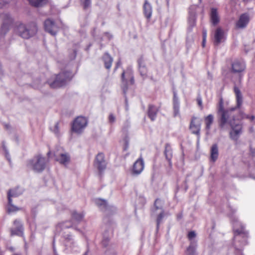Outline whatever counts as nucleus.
Here are the masks:
<instances>
[{
  "label": "nucleus",
  "mask_w": 255,
  "mask_h": 255,
  "mask_svg": "<svg viewBox=\"0 0 255 255\" xmlns=\"http://www.w3.org/2000/svg\"><path fill=\"white\" fill-rule=\"evenodd\" d=\"M94 165L98 170L100 174H102L106 169L107 163L105 160L104 154L103 153L100 152L97 155L94 161Z\"/></svg>",
  "instance_id": "1a4fd4ad"
},
{
  "label": "nucleus",
  "mask_w": 255,
  "mask_h": 255,
  "mask_svg": "<svg viewBox=\"0 0 255 255\" xmlns=\"http://www.w3.org/2000/svg\"><path fill=\"white\" fill-rule=\"evenodd\" d=\"M121 62L120 59H119L118 60V61H117V63H116V67L114 68V71H116L117 70V69L121 65Z\"/></svg>",
  "instance_id": "3c124183"
},
{
  "label": "nucleus",
  "mask_w": 255,
  "mask_h": 255,
  "mask_svg": "<svg viewBox=\"0 0 255 255\" xmlns=\"http://www.w3.org/2000/svg\"><path fill=\"white\" fill-rule=\"evenodd\" d=\"M14 30L18 36L23 39H28L36 35L38 27L34 21H30L27 24L19 22L16 24Z\"/></svg>",
  "instance_id": "7ed1b4c3"
},
{
  "label": "nucleus",
  "mask_w": 255,
  "mask_h": 255,
  "mask_svg": "<svg viewBox=\"0 0 255 255\" xmlns=\"http://www.w3.org/2000/svg\"><path fill=\"white\" fill-rule=\"evenodd\" d=\"M196 247L197 242L195 241H191L190 246L187 249V255H197L196 253Z\"/></svg>",
  "instance_id": "c756f323"
},
{
  "label": "nucleus",
  "mask_w": 255,
  "mask_h": 255,
  "mask_svg": "<svg viewBox=\"0 0 255 255\" xmlns=\"http://www.w3.org/2000/svg\"><path fill=\"white\" fill-rule=\"evenodd\" d=\"M2 147L4 152L8 151V149L5 145V143L4 141H2Z\"/></svg>",
  "instance_id": "603ef678"
},
{
  "label": "nucleus",
  "mask_w": 255,
  "mask_h": 255,
  "mask_svg": "<svg viewBox=\"0 0 255 255\" xmlns=\"http://www.w3.org/2000/svg\"><path fill=\"white\" fill-rule=\"evenodd\" d=\"M126 109L127 111L128 110V105H126Z\"/></svg>",
  "instance_id": "338daca9"
},
{
  "label": "nucleus",
  "mask_w": 255,
  "mask_h": 255,
  "mask_svg": "<svg viewBox=\"0 0 255 255\" xmlns=\"http://www.w3.org/2000/svg\"><path fill=\"white\" fill-rule=\"evenodd\" d=\"M9 196H10L9 195ZM7 199L8 205L9 206L7 209L8 212H16L20 210V208H18L17 207H16V206L12 204V199H10V197H8V198H7Z\"/></svg>",
  "instance_id": "e433bc0d"
},
{
  "label": "nucleus",
  "mask_w": 255,
  "mask_h": 255,
  "mask_svg": "<svg viewBox=\"0 0 255 255\" xmlns=\"http://www.w3.org/2000/svg\"><path fill=\"white\" fill-rule=\"evenodd\" d=\"M47 160L41 154L34 156L26 161L28 168L36 173H41L46 168Z\"/></svg>",
  "instance_id": "20e7f679"
},
{
  "label": "nucleus",
  "mask_w": 255,
  "mask_h": 255,
  "mask_svg": "<svg viewBox=\"0 0 255 255\" xmlns=\"http://www.w3.org/2000/svg\"><path fill=\"white\" fill-rule=\"evenodd\" d=\"M210 21L212 24L215 26L220 22V17L218 13L217 9L216 8H212L210 13Z\"/></svg>",
  "instance_id": "4be33fe9"
},
{
  "label": "nucleus",
  "mask_w": 255,
  "mask_h": 255,
  "mask_svg": "<svg viewBox=\"0 0 255 255\" xmlns=\"http://www.w3.org/2000/svg\"><path fill=\"white\" fill-rule=\"evenodd\" d=\"M242 133V130H232L230 132V138L235 141H237Z\"/></svg>",
  "instance_id": "c9c22d12"
},
{
  "label": "nucleus",
  "mask_w": 255,
  "mask_h": 255,
  "mask_svg": "<svg viewBox=\"0 0 255 255\" xmlns=\"http://www.w3.org/2000/svg\"><path fill=\"white\" fill-rule=\"evenodd\" d=\"M53 250L55 255H58L57 252L56 251L55 246V240L53 239Z\"/></svg>",
  "instance_id": "5fc2aeb1"
},
{
  "label": "nucleus",
  "mask_w": 255,
  "mask_h": 255,
  "mask_svg": "<svg viewBox=\"0 0 255 255\" xmlns=\"http://www.w3.org/2000/svg\"><path fill=\"white\" fill-rule=\"evenodd\" d=\"M80 1L83 5L84 10L91 6V0H80Z\"/></svg>",
  "instance_id": "ea45409f"
},
{
  "label": "nucleus",
  "mask_w": 255,
  "mask_h": 255,
  "mask_svg": "<svg viewBox=\"0 0 255 255\" xmlns=\"http://www.w3.org/2000/svg\"><path fill=\"white\" fill-rule=\"evenodd\" d=\"M24 190L23 188L17 186L14 188L9 189L7 192V198H8L9 195L10 198L12 197H17L19 196L22 195Z\"/></svg>",
  "instance_id": "412c9836"
},
{
  "label": "nucleus",
  "mask_w": 255,
  "mask_h": 255,
  "mask_svg": "<svg viewBox=\"0 0 255 255\" xmlns=\"http://www.w3.org/2000/svg\"><path fill=\"white\" fill-rule=\"evenodd\" d=\"M54 132L56 134L58 135L59 133V126H58V123H57L54 126Z\"/></svg>",
  "instance_id": "a18cd8bd"
},
{
  "label": "nucleus",
  "mask_w": 255,
  "mask_h": 255,
  "mask_svg": "<svg viewBox=\"0 0 255 255\" xmlns=\"http://www.w3.org/2000/svg\"><path fill=\"white\" fill-rule=\"evenodd\" d=\"M108 219L107 218H105L104 220L105 222H106L107 220H108Z\"/></svg>",
  "instance_id": "774afa93"
},
{
  "label": "nucleus",
  "mask_w": 255,
  "mask_h": 255,
  "mask_svg": "<svg viewBox=\"0 0 255 255\" xmlns=\"http://www.w3.org/2000/svg\"><path fill=\"white\" fill-rule=\"evenodd\" d=\"M125 71H124L122 74V84L121 87L124 96L127 95V93L128 90V79L125 78Z\"/></svg>",
  "instance_id": "473e14b6"
},
{
  "label": "nucleus",
  "mask_w": 255,
  "mask_h": 255,
  "mask_svg": "<svg viewBox=\"0 0 255 255\" xmlns=\"http://www.w3.org/2000/svg\"><path fill=\"white\" fill-rule=\"evenodd\" d=\"M219 149L217 143L213 144L210 150V159L212 162H215L218 158Z\"/></svg>",
  "instance_id": "a878e982"
},
{
  "label": "nucleus",
  "mask_w": 255,
  "mask_h": 255,
  "mask_svg": "<svg viewBox=\"0 0 255 255\" xmlns=\"http://www.w3.org/2000/svg\"><path fill=\"white\" fill-rule=\"evenodd\" d=\"M102 59L104 63L105 67L107 69L110 70L113 61V58L108 52H106L103 55Z\"/></svg>",
  "instance_id": "cd10ccee"
},
{
  "label": "nucleus",
  "mask_w": 255,
  "mask_h": 255,
  "mask_svg": "<svg viewBox=\"0 0 255 255\" xmlns=\"http://www.w3.org/2000/svg\"><path fill=\"white\" fill-rule=\"evenodd\" d=\"M3 22L0 29L1 35H4L9 30L10 27L13 22V19L9 13H4L2 15Z\"/></svg>",
  "instance_id": "9d476101"
},
{
  "label": "nucleus",
  "mask_w": 255,
  "mask_h": 255,
  "mask_svg": "<svg viewBox=\"0 0 255 255\" xmlns=\"http://www.w3.org/2000/svg\"><path fill=\"white\" fill-rule=\"evenodd\" d=\"M4 153H5V156L6 158L9 162H11L10 156L8 152V150L4 152Z\"/></svg>",
  "instance_id": "09e8293b"
},
{
  "label": "nucleus",
  "mask_w": 255,
  "mask_h": 255,
  "mask_svg": "<svg viewBox=\"0 0 255 255\" xmlns=\"http://www.w3.org/2000/svg\"><path fill=\"white\" fill-rule=\"evenodd\" d=\"M207 35V33L206 29H203V31H202L203 39H206Z\"/></svg>",
  "instance_id": "8fccbe9b"
},
{
  "label": "nucleus",
  "mask_w": 255,
  "mask_h": 255,
  "mask_svg": "<svg viewBox=\"0 0 255 255\" xmlns=\"http://www.w3.org/2000/svg\"><path fill=\"white\" fill-rule=\"evenodd\" d=\"M73 57L71 58V59L73 60V59H75L76 57V55H77V53H76V51L75 50H74L73 51Z\"/></svg>",
  "instance_id": "052dcab7"
},
{
  "label": "nucleus",
  "mask_w": 255,
  "mask_h": 255,
  "mask_svg": "<svg viewBox=\"0 0 255 255\" xmlns=\"http://www.w3.org/2000/svg\"><path fill=\"white\" fill-rule=\"evenodd\" d=\"M196 23V13L195 10L190 9L188 19V32H191L193 28L195 26Z\"/></svg>",
  "instance_id": "f3484780"
},
{
  "label": "nucleus",
  "mask_w": 255,
  "mask_h": 255,
  "mask_svg": "<svg viewBox=\"0 0 255 255\" xmlns=\"http://www.w3.org/2000/svg\"><path fill=\"white\" fill-rule=\"evenodd\" d=\"M116 121V118L113 114H110L109 116V122L110 124L114 123Z\"/></svg>",
  "instance_id": "c03bdc74"
},
{
  "label": "nucleus",
  "mask_w": 255,
  "mask_h": 255,
  "mask_svg": "<svg viewBox=\"0 0 255 255\" xmlns=\"http://www.w3.org/2000/svg\"><path fill=\"white\" fill-rule=\"evenodd\" d=\"M125 98V104H126V105H128V98H127V95H126V96H124Z\"/></svg>",
  "instance_id": "e2e57ef3"
},
{
  "label": "nucleus",
  "mask_w": 255,
  "mask_h": 255,
  "mask_svg": "<svg viewBox=\"0 0 255 255\" xmlns=\"http://www.w3.org/2000/svg\"><path fill=\"white\" fill-rule=\"evenodd\" d=\"M105 255H117V253L114 249H108L105 253Z\"/></svg>",
  "instance_id": "79ce46f5"
},
{
  "label": "nucleus",
  "mask_w": 255,
  "mask_h": 255,
  "mask_svg": "<svg viewBox=\"0 0 255 255\" xmlns=\"http://www.w3.org/2000/svg\"><path fill=\"white\" fill-rule=\"evenodd\" d=\"M158 111V110L155 106L151 104L148 105L147 116L151 121H154L156 119Z\"/></svg>",
  "instance_id": "b1692460"
},
{
  "label": "nucleus",
  "mask_w": 255,
  "mask_h": 255,
  "mask_svg": "<svg viewBox=\"0 0 255 255\" xmlns=\"http://www.w3.org/2000/svg\"><path fill=\"white\" fill-rule=\"evenodd\" d=\"M196 236V234L194 231H191L189 232L188 234V238L190 241V242L191 241H193L194 240H192L193 238H194Z\"/></svg>",
  "instance_id": "37998d69"
},
{
  "label": "nucleus",
  "mask_w": 255,
  "mask_h": 255,
  "mask_svg": "<svg viewBox=\"0 0 255 255\" xmlns=\"http://www.w3.org/2000/svg\"><path fill=\"white\" fill-rule=\"evenodd\" d=\"M70 157L68 153H61L59 158H56V160L60 163L63 165H67L70 161Z\"/></svg>",
  "instance_id": "7c9ffc66"
},
{
  "label": "nucleus",
  "mask_w": 255,
  "mask_h": 255,
  "mask_svg": "<svg viewBox=\"0 0 255 255\" xmlns=\"http://www.w3.org/2000/svg\"><path fill=\"white\" fill-rule=\"evenodd\" d=\"M95 203L100 209L103 211H106L110 209L111 207L108 205L106 200L101 199H96Z\"/></svg>",
  "instance_id": "c85d7f7f"
},
{
  "label": "nucleus",
  "mask_w": 255,
  "mask_h": 255,
  "mask_svg": "<svg viewBox=\"0 0 255 255\" xmlns=\"http://www.w3.org/2000/svg\"><path fill=\"white\" fill-rule=\"evenodd\" d=\"M245 118L250 120L251 121H253L255 120V117L253 115L250 116L249 115H246L244 117Z\"/></svg>",
  "instance_id": "49530a36"
},
{
  "label": "nucleus",
  "mask_w": 255,
  "mask_h": 255,
  "mask_svg": "<svg viewBox=\"0 0 255 255\" xmlns=\"http://www.w3.org/2000/svg\"><path fill=\"white\" fill-rule=\"evenodd\" d=\"M206 42V39H202V46L203 47H204L205 46Z\"/></svg>",
  "instance_id": "680f3d73"
},
{
  "label": "nucleus",
  "mask_w": 255,
  "mask_h": 255,
  "mask_svg": "<svg viewBox=\"0 0 255 255\" xmlns=\"http://www.w3.org/2000/svg\"><path fill=\"white\" fill-rule=\"evenodd\" d=\"M250 21V17L248 13L242 14L239 20L236 23V26L237 28L243 29L247 27Z\"/></svg>",
  "instance_id": "2eb2a0df"
},
{
  "label": "nucleus",
  "mask_w": 255,
  "mask_h": 255,
  "mask_svg": "<svg viewBox=\"0 0 255 255\" xmlns=\"http://www.w3.org/2000/svg\"><path fill=\"white\" fill-rule=\"evenodd\" d=\"M143 13L144 17L148 20H149L152 16V7L151 4L147 0H145L144 1V3L143 5Z\"/></svg>",
  "instance_id": "6ab92c4d"
},
{
  "label": "nucleus",
  "mask_w": 255,
  "mask_h": 255,
  "mask_svg": "<svg viewBox=\"0 0 255 255\" xmlns=\"http://www.w3.org/2000/svg\"><path fill=\"white\" fill-rule=\"evenodd\" d=\"M164 217V210L160 211L156 219V231L159 229L160 223Z\"/></svg>",
  "instance_id": "58836bf2"
},
{
  "label": "nucleus",
  "mask_w": 255,
  "mask_h": 255,
  "mask_svg": "<svg viewBox=\"0 0 255 255\" xmlns=\"http://www.w3.org/2000/svg\"><path fill=\"white\" fill-rule=\"evenodd\" d=\"M182 213H180V214H179L178 215H177V219H180L182 218Z\"/></svg>",
  "instance_id": "0e129e2a"
},
{
  "label": "nucleus",
  "mask_w": 255,
  "mask_h": 255,
  "mask_svg": "<svg viewBox=\"0 0 255 255\" xmlns=\"http://www.w3.org/2000/svg\"><path fill=\"white\" fill-rule=\"evenodd\" d=\"M109 242H110L109 238L106 237V235L104 234V237H103V239L102 241V246L105 248L107 247L109 245Z\"/></svg>",
  "instance_id": "a19ab883"
},
{
  "label": "nucleus",
  "mask_w": 255,
  "mask_h": 255,
  "mask_svg": "<svg viewBox=\"0 0 255 255\" xmlns=\"http://www.w3.org/2000/svg\"><path fill=\"white\" fill-rule=\"evenodd\" d=\"M4 4L5 2L4 0H0V8H1Z\"/></svg>",
  "instance_id": "13d9d810"
},
{
  "label": "nucleus",
  "mask_w": 255,
  "mask_h": 255,
  "mask_svg": "<svg viewBox=\"0 0 255 255\" xmlns=\"http://www.w3.org/2000/svg\"><path fill=\"white\" fill-rule=\"evenodd\" d=\"M173 117H180V101L179 98L177 96V93L176 90H174L173 91Z\"/></svg>",
  "instance_id": "4468645a"
},
{
  "label": "nucleus",
  "mask_w": 255,
  "mask_h": 255,
  "mask_svg": "<svg viewBox=\"0 0 255 255\" xmlns=\"http://www.w3.org/2000/svg\"><path fill=\"white\" fill-rule=\"evenodd\" d=\"M229 216L233 224L235 244L238 241L241 242V246L246 245L248 244V232L245 230V226L238 221V218L233 214H230Z\"/></svg>",
  "instance_id": "f03ea898"
},
{
  "label": "nucleus",
  "mask_w": 255,
  "mask_h": 255,
  "mask_svg": "<svg viewBox=\"0 0 255 255\" xmlns=\"http://www.w3.org/2000/svg\"><path fill=\"white\" fill-rule=\"evenodd\" d=\"M3 72L1 68V64L0 63V78L3 75Z\"/></svg>",
  "instance_id": "bf43d9fd"
},
{
  "label": "nucleus",
  "mask_w": 255,
  "mask_h": 255,
  "mask_svg": "<svg viewBox=\"0 0 255 255\" xmlns=\"http://www.w3.org/2000/svg\"><path fill=\"white\" fill-rule=\"evenodd\" d=\"M84 214L83 213H78L77 211H74L71 214V221L74 223V222L77 224L80 223L84 219Z\"/></svg>",
  "instance_id": "bb28decb"
},
{
  "label": "nucleus",
  "mask_w": 255,
  "mask_h": 255,
  "mask_svg": "<svg viewBox=\"0 0 255 255\" xmlns=\"http://www.w3.org/2000/svg\"><path fill=\"white\" fill-rule=\"evenodd\" d=\"M252 153L253 156H255V148L254 150H252Z\"/></svg>",
  "instance_id": "69168bd1"
},
{
  "label": "nucleus",
  "mask_w": 255,
  "mask_h": 255,
  "mask_svg": "<svg viewBox=\"0 0 255 255\" xmlns=\"http://www.w3.org/2000/svg\"><path fill=\"white\" fill-rule=\"evenodd\" d=\"M144 161L143 159L139 158L133 164L132 174L134 175H139L143 170Z\"/></svg>",
  "instance_id": "a211bd4d"
},
{
  "label": "nucleus",
  "mask_w": 255,
  "mask_h": 255,
  "mask_svg": "<svg viewBox=\"0 0 255 255\" xmlns=\"http://www.w3.org/2000/svg\"><path fill=\"white\" fill-rule=\"evenodd\" d=\"M63 244L66 249L77 251L78 245L73 236L70 234L64 233L62 236Z\"/></svg>",
  "instance_id": "423d86ee"
},
{
  "label": "nucleus",
  "mask_w": 255,
  "mask_h": 255,
  "mask_svg": "<svg viewBox=\"0 0 255 255\" xmlns=\"http://www.w3.org/2000/svg\"><path fill=\"white\" fill-rule=\"evenodd\" d=\"M164 154L166 160L168 162L169 166L170 167H171V159L173 156L172 149L170 145L168 143L165 144Z\"/></svg>",
  "instance_id": "5701e85b"
},
{
  "label": "nucleus",
  "mask_w": 255,
  "mask_h": 255,
  "mask_svg": "<svg viewBox=\"0 0 255 255\" xmlns=\"http://www.w3.org/2000/svg\"><path fill=\"white\" fill-rule=\"evenodd\" d=\"M204 120L206 125L205 129L207 131H209L214 122V116L212 114H209L205 117Z\"/></svg>",
  "instance_id": "2f4dec72"
},
{
  "label": "nucleus",
  "mask_w": 255,
  "mask_h": 255,
  "mask_svg": "<svg viewBox=\"0 0 255 255\" xmlns=\"http://www.w3.org/2000/svg\"><path fill=\"white\" fill-rule=\"evenodd\" d=\"M128 141H126L125 145L124 147V150H127V149L128 148Z\"/></svg>",
  "instance_id": "6e6d98bb"
},
{
  "label": "nucleus",
  "mask_w": 255,
  "mask_h": 255,
  "mask_svg": "<svg viewBox=\"0 0 255 255\" xmlns=\"http://www.w3.org/2000/svg\"><path fill=\"white\" fill-rule=\"evenodd\" d=\"M70 228H74V229L75 230L78 232H81V230L79 229H78L76 226H75L74 224L73 223H72L71 221H66L65 222L59 223L56 226V230L58 231L59 229L63 230Z\"/></svg>",
  "instance_id": "393cba45"
},
{
  "label": "nucleus",
  "mask_w": 255,
  "mask_h": 255,
  "mask_svg": "<svg viewBox=\"0 0 255 255\" xmlns=\"http://www.w3.org/2000/svg\"><path fill=\"white\" fill-rule=\"evenodd\" d=\"M125 78L128 80L129 79V82L131 85H132L134 83V77L132 72L130 69H128L125 71Z\"/></svg>",
  "instance_id": "4c0bfd02"
},
{
  "label": "nucleus",
  "mask_w": 255,
  "mask_h": 255,
  "mask_svg": "<svg viewBox=\"0 0 255 255\" xmlns=\"http://www.w3.org/2000/svg\"><path fill=\"white\" fill-rule=\"evenodd\" d=\"M187 179H185V181H184V184H185V191H186L188 189V185H187Z\"/></svg>",
  "instance_id": "4d7b16f0"
},
{
  "label": "nucleus",
  "mask_w": 255,
  "mask_h": 255,
  "mask_svg": "<svg viewBox=\"0 0 255 255\" xmlns=\"http://www.w3.org/2000/svg\"><path fill=\"white\" fill-rule=\"evenodd\" d=\"M237 100V106L235 108L225 109L224 101L220 99L217 108V122L219 127L222 130H227L230 127L232 130H242V125L235 121V117L233 112L237 108H239L243 102L242 94L240 90L237 86L234 88Z\"/></svg>",
  "instance_id": "f257e3e1"
},
{
  "label": "nucleus",
  "mask_w": 255,
  "mask_h": 255,
  "mask_svg": "<svg viewBox=\"0 0 255 255\" xmlns=\"http://www.w3.org/2000/svg\"><path fill=\"white\" fill-rule=\"evenodd\" d=\"M197 103L198 104V105L202 108V98L200 96H198L197 98Z\"/></svg>",
  "instance_id": "de8ad7c7"
},
{
  "label": "nucleus",
  "mask_w": 255,
  "mask_h": 255,
  "mask_svg": "<svg viewBox=\"0 0 255 255\" xmlns=\"http://www.w3.org/2000/svg\"><path fill=\"white\" fill-rule=\"evenodd\" d=\"M163 204V201L161 199L159 198L156 199L154 201V208L152 210V213L155 214V212L157 210H159L160 211L164 210Z\"/></svg>",
  "instance_id": "72a5a7b5"
},
{
  "label": "nucleus",
  "mask_w": 255,
  "mask_h": 255,
  "mask_svg": "<svg viewBox=\"0 0 255 255\" xmlns=\"http://www.w3.org/2000/svg\"><path fill=\"white\" fill-rule=\"evenodd\" d=\"M201 121V119L193 116L191 118L189 126V128L191 130L192 133L196 134L198 139L200 136Z\"/></svg>",
  "instance_id": "6e6552de"
},
{
  "label": "nucleus",
  "mask_w": 255,
  "mask_h": 255,
  "mask_svg": "<svg viewBox=\"0 0 255 255\" xmlns=\"http://www.w3.org/2000/svg\"><path fill=\"white\" fill-rule=\"evenodd\" d=\"M72 73L70 71H64L56 75L55 80L48 83L50 88L57 89L65 86L68 81L71 80Z\"/></svg>",
  "instance_id": "39448f33"
},
{
  "label": "nucleus",
  "mask_w": 255,
  "mask_h": 255,
  "mask_svg": "<svg viewBox=\"0 0 255 255\" xmlns=\"http://www.w3.org/2000/svg\"><path fill=\"white\" fill-rule=\"evenodd\" d=\"M244 63L239 61H235L232 64V70L233 73H241L245 69Z\"/></svg>",
  "instance_id": "aec40b11"
},
{
  "label": "nucleus",
  "mask_w": 255,
  "mask_h": 255,
  "mask_svg": "<svg viewBox=\"0 0 255 255\" xmlns=\"http://www.w3.org/2000/svg\"><path fill=\"white\" fill-rule=\"evenodd\" d=\"M13 224L15 226L14 229L10 230L11 236L16 235L21 236L23 235V225L19 220H15L13 222Z\"/></svg>",
  "instance_id": "dca6fc26"
},
{
  "label": "nucleus",
  "mask_w": 255,
  "mask_h": 255,
  "mask_svg": "<svg viewBox=\"0 0 255 255\" xmlns=\"http://www.w3.org/2000/svg\"><path fill=\"white\" fill-rule=\"evenodd\" d=\"M88 124V120L83 117H77L73 122L72 130L77 133H80L86 128Z\"/></svg>",
  "instance_id": "0eeeda50"
},
{
  "label": "nucleus",
  "mask_w": 255,
  "mask_h": 255,
  "mask_svg": "<svg viewBox=\"0 0 255 255\" xmlns=\"http://www.w3.org/2000/svg\"><path fill=\"white\" fill-rule=\"evenodd\" d=\"M138 71L143 79L147 77L148 69L146 65L145 60L141 56L137 60Z\"/></svg>",
  "instance_id": "ddd939ff"
},
{
  "label": "nucleus",
  "mask_w": 255,
  "mask_h": 255,
  "mask_svg": "<svg viewBox=\"0 0 255 255\" xmlns=\"http://www.w3.org/2000/svg\"><path fill=\"white\" fill-rule=\"evenodd\" d=\"M225 39V32L224 30L220 27H218L215 31L213 44L215 46H218L220 43L224 42Z\"/></svg>",
  "instance_id": "f8f14e48"
},
{
  "label": "nucleus",
  "mask_w": 255,
  "mask_h": 255,
  "mask_svg": "<svg viewBox=\"0 0 255 255\" xmlns=\"http://www.w3.org/2000/svg\"><path fill=\"white\" fill-rule=\"evenodd\" d=\"M29 3L33 6L38 7L47 3V0H28Z\"/></svg>",
  "instance_id": "f704fd0d"
},
{
  "label": "nucleus",
  "mask_w": 255,
  "mask_h": 255,
  "mask_svg": "<svg viewBox=\"0 0 255 255\" xmlns=\"http://www.w3.org/2000/svg\"><path fill=\"white\" fill-rule=\"evenodd\" d=\"M45 30L51 35L55 36L58 31V27L55 21L51 19L48 18L44 22Z\"/></svg>",
  "instance_id": "9b49d317"
},
{
  "label": "nucleus",
  "mask_w": 255,
  "mask_h": 255,
  "mask_svg": "<svg viewBox=\"0 0 255 255\" xmlns=\"http://www.w3.org/2000/svg\"><path fill=\"white\" fill-rule=\"evenodd\" d=\"M104 34L107 36L109 40H111L113 38V35L108 32H105Z\"/></svg>",
  "instance_id": "864d4df0"
}]
</instances>
